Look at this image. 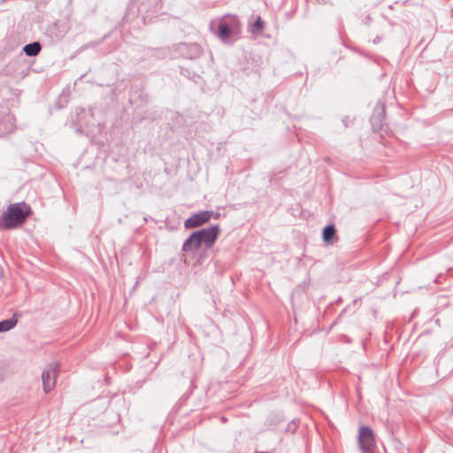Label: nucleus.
I'll return each instance as SVG.
<instances>
[{
	"label": "nucleus",
	"mask_w": 453,
	"mask_h": 453,
	"mask_svg": "<svg viewBox=\"0 0 453 453\" xmlns=\"http://www.w3.org/2000/svg\"><path fill=\"white\" fill-rule=\"evenodd\" d=\"M264 29V21L258 17L252 26V32H261Z\"/></svg>",
	"instance_id": "14"
},
{
	"label": "nucleus",
	"mask_w": 453,
	"mask_h": 453,
	"mask_svg": "<svg viewBox=\"0 0 453 453\" xmlns=\"http://www.w3.org/2000/svg\"><path fill=\"white\" fill-rule=\"evenodd\" d=\"M160 2H161V0H148L149 5H153V6H157Z\"/></svg>",
	"instance_id": "15"
},
{
	"label": "nucleus",
	"mask_w": 453,
	"mask_h": 453,
	"mask_svg": "<svg viewBox=\"0 0 453 453\" xmlns=\"http://www.w3.org/2000/svg\"><path fill=\"white\" fill-rule=\"evenodd\" d=\"M42 50L40 42H34L24 46L23 51L28 57L37 56Z\"/></svg>",
	"instance_id": "11"
},
{
	"label": "nucleus",
	"mask_w": 453,
	"mask_h": 453,
	"mask_svg": "<svg viewBox=\"0 0 453 453\" xmlns=\"http://www.w3.org/2000/svg\"><path fill=\"white\" fill-rule=\"evenodd\" d=\"M27 212L19 203L11 204L2 216V222L5 228L11 229L23 223Z\"/></svg>",
	"instance_id": "2"
},
{
	"label": "nucleus",
	"mask_w": 453,
	"mask_h": 453,
	"mask_svg": "<svg viewBox=\"0 0 453 453\" xmlns=\"http://www.w3.org/2000/svg\"><path fill=\"white\" fill-rule=\"evenodd\" d=\"M210 30L224 43H232L236 40L241 27L236 16L226 15L211 20Z\"/></svg>",
	"instance_id": "1"
},
{
	"label": "nucleus",
	"mask_w": 453,
	"mask_h": 453,
	"mask_svg": "<svg viewBox=\"0 0 453 453\" xmlns=\"http://www.w3.org/2000/svg\"><path fill=\"white\" fill-rule=\"evenodd\" d=\"M179 50L188 58L194 59L202 54V49L197 43H182L179 46Z\"/></svg>",
	"instance_id": "8"
},
{
	"label": "nucleus",
	"mask_w": 453,
	"mask_h": 453,
	"mask_svg": "<svg viewBox=\"0 0 453 453\" xmlns=\"http://www.w3.org/2000/svg\"><path fill=\"white\" fill-rule=\"evenodd\" d=\"M335 227L334 225H327L323 229V240L325 242H329L332 240L334 235L335 234Z\"/></svg>",
	"instance_id": "13"
},
{
	"label": "nucleus",
	"mask_w": 453,
	"mask_h": 453,
	"mask_svg": "<svg viewBox=\"0 0 453 453\" xmlns=\"http://www.w3.org/2000/svg\"><path fill=\"white\" fill-rule=\"evenodd\" d=\"M358 445L362 453H373L376 449L375 434L369 426H361L358 433Z\"/></svg>",
	"instance_id": "3"
},
{
	"label": "nucleus",
	"mask_w": 453,
	"mask_h": 453,
	"mask_svg": "<svg viewBox=\"0 0 453 453\" xmlns=\"http://www.w3.org/2000/svg\"><path fill=\"white\" fill-rule=\"evenodd\" d=\"M212 214L213 212L211 211H203L193 214L191 217L185 220L184 226L188 229L198 227L208 222L211 219Z\"/></svg>",
	"instance_id": "7"
},
{
	"label": "nucleus",
	"mask_w": 453,
	"mask_h": 453,
	"mask_svg": "<svg viewBox=\"0 0 453 453\" xmlns=\"http://www.w3.org/2000/svg\"><path fill=\"white\" fill-rule=\"evenodd\" d=\"M18 323V319L15 315L11 319L0 321V333L7 332L13 328Z\"/></svg>",
	"instance_id": "12"
},
{
	"label": "nucleus",
	"mask_w": 453,
	"mask_h": 453,
	"mask_svg": "<svg viewBox=\"0 0 453 453\" xmlns=\"http://www.w3.org/2000/svg\"><path fill=\"white\" fill-rule=\"evenodd\" d=\"M73 123L78 126L77 132H83L85 128L93 127L95 125V118L92 111L90 109L78 108Z\"/></svg>",
	"instance_id": "6"
},
{
	"label": "nucleus",
	"mask_w": 453,
	"mask_h": 453,
	"mask_svg": "<svg viewBox=\"0 0 453 453\" xmlns=\"http://www.w3.org/2000/svg\"><path fill=\"white\" fill-rule=\"evenodd\" d=\"M201 246L197 233L195 232L184 242L182 250L185 252L195 251Z\"/></svg>",
	"instance_id": "10"
},
{
	"label": "nucleus",
	"mask_w": 453,
	"mask_h": 453,
	"mask_svg": "<svg viewBox=\"0 0 453 453\" xmlns=\"http://www.w3.org/2000/svg\"><path fill=\"white\" fill-rule=\"evenodd\" d=\"M200 244H203L207 249H210L215 243L218 235L220 233L219 226L218 225L211 226L207 228H203L196 231Z\"/></svg>",
	"instance_id": "5"
},
{
	"label": "nucleus",
	"mask_w": 453,
	"mask_h": 453,
	"mask_svg": "<svg viewBox=\"0 0 453 453\" xmlns=\"http://www.w3.org/2000/svg\"><path fill=\"white\" fill-rule=\"evenodd\" d=\"M59 365L58 363L49 364L42 373V387L45 393L51 391L55 385Z\"/></svg>",
	"instance_id": "4"
},
{
	"label": "nucleus",
	"mask_w": 453,
	"mask_h": 453,
	"mask_svg": "<svg viewBox=\"0 0 453 453\" xmlns=\"http://www.w3.org/2000/svg\"><path fill=\"white\" fill-rule=\"evenodd\" d=\"M4 116L0 119V131L9 133L14 129L15 119L6 109L3 112Z\"/></svg>",
	"instance_id": "9"
},
{
	"label": "nucleus",
	"mask_w": 453,
	"mask_h": 453,
	"mask_svg": "<svg viewBox=\"0 0 453 453\" xmlns=\"http://www.w3.org/2000/svg\"><path fill=\"white\" fill-rule=\"evenodd\" d=\"M380 40H381V38H380V37H379V36H377V37L374 39V43L379 42Z\"/></svg>",
	"instance_id": "16"
}]
</instances>
